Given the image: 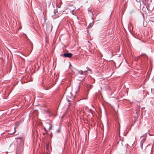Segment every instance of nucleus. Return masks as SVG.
I'll use <instances>...</instances> for the list:
<instances>
[{"label":"nucleus","mask_w":154,"mask_h":154,"mask_svg":"<svg viewBox=\"0 0 154 154\" xmlns=\"http://www.w3.org/2000/svg\"><path fill=\"white\" fill-rule=\"evenodd\" d=\"M140 58L141 61L143 62L144 61L146 62L148 59V57L147 55H142L139 57Z\"/></svg>","instance_id":"1"},{"label":"nucleus","mask_w":154,"mask_h":154,"mask_svg":"<svg viewBox=\"0 0 154 154\" xmlns=\"http://www.w3.org/2000/svg\"><path fill=\"white\" fill-rule=\"evenodd\" d=\"M72 54L71 53H65L60 55L61 56L63 57H65L71 58L72 57Z\"/></svg>","instance_id":"2"},{"label":"nucleus","mask_w":154,"mask_h":154,"mask_svg":"<svg viewBox=\"0 0 154 154\" xmlns=\"http://www.w3.org/2000/svg\"><path fill=\"white\" fill-rule=\"evenodd\" d=\"M146 140V138H144L140 142V144L141 145V147H142L143 143H144Z\"/></svg>","instance_id":"3"},{"label":"nucleus","mask_w":154,"mask_h":154,"mask_svg":"<svg viewBox=\"0 0 154 154\" xmlns=\"http://www.w3.org/2000/svg\"><path fill=\"white\" fill-rule=\"evenodd\" d=\"M11 23L13 24L14 26H16L17 24L16 20H14L12 22H11Z\"/></svg>","instance_id":"4"},{"label":"nucleus","mask_w":154,"mask_h":154,"mask_svg":"<svg viewBox=\"0 0 154 154\" xmlns=\"http://www.w3.org/2000/svg\"><path fill=\"white\" fill-rule=\"evenodd\" d=\"M93 25V23H91L89 24L88 26V28H89L91 27Z\"/></svg>","instance_id":"5"},{"label":"nucleus","mask_w":154,"mask_h":154,"mask_svg":"<svg viewBox=\"0 0 154 154\" xmlns=\"http://www.w3.org/2000/svg\"><path fill=\"white\" fill-rule=\"evenodd\" d=\"M61 131V129L60 128H59L57 130L56 132L57 133H59Z\"/></svg>","instance_id":"6"},{"label":"nucleus","mask_w":154,"mask_h":154,"mask_svg":"<svg viewBox=\"0 0 154 154\" xmlns=\"http://www.w3.org/2000/svg\"><path fill=\"white\" fill-rule=\"evenodd\" d=\"M48 126H49V128H48V130H50L51 129V125L50 124H48Z\"/></svg>","instance_id":"7"},{"label":"nucleus","mask_w":154,"mask_h":154,"mask_svg":"<svg viewBox=\"0 0 154 154\" xmlns=\"http://www.w3.org/2000/svg\"><path fill=\"white\" fill-rule=\"evenodd\" d=\"M84 72L82 70L80 71L79 72V73L81 74H83Z\"/></svg>","instance_id":"8"},{"label":"nucleus","mask_w":154,"mask_h":154,"mask_svg":"<svg viewBox=\"0 0 154 154\" xmlns=\"http://www.w3.org/2000/svg\"><path fill=\"white\" fill-rule=\"evenodd\" d=\"M47 27H50L51 28V30L52 29V25H48L47 26Z\"/></svg>","instance_id":"9"},{"label":"nucleus","mask_w":154,"mask_h":154,"mask_svg":"<svg viewBox=\"0 0 154 154\" xmlns=\"http://www.w3.org/2000/svg\"><path fill=\"white\" fill-rule=\"evenodd\" d=\"M152 146H151V147H150L149 148V151L150 152H151L152 151Z\"/></svg>","instance_id":"10"},{"label":"nucleus","mask_w":154,"mask_h":154,"mask_svg":"<svg viewBox=\"0 0 154 154\" xmlns=\"http://www.w3.org/2000/svg\"><path fill=\"white\" fill-rule=\"evenodd\" d=\"M87 70H85V71L84 72H83V73H85V74H86L87 73H86V72H87Z\"/></svg>","instance_id":"11"},{"label":"nucleus","mask_w":154,"mask_h":154,"mask_svg":"<svg viewBox=\"0 0 154 154\" xmlns=\"http://www.w3.org/2000/svg\"><path fill=\"white\" fill-rule=\"evenodd\" d=\"M149 145H148L146 148V150H147V149H149Z\"/></svg>","instance_id":"12"},{"label":"nucleus","mask_w":154,"mask_h":154,"mask_svg":"<svg viewBox=\"0 0 154 154\" xmlns=\"http://www.w3.org/2000/svg\"><path fill=\"white\" fill-rule=\"evenodd\" d=\"M80 85H79V87H78L79 88H80Z\"/></svg>","instance_id":"13"},{"label":"nucleus","mask_w":154,"mask_h":154,"mask_svg":"<svg viewBox=\"0 0 154 154\" xmlns=\"http://www.w3.org/2000/svg\"><path fill=\"white\" fill-rule=\"evenodd\" d=\"M54 13L55 14V15L56 14V13H55V12L54 11Z\"/></svg>","instance_id":"14"},{"label":"nucleus","mask_w":154,"mask_h":154,"mask_svg":"<svg viewBox=\"0 0 154 154\" xmlns=\"http://www.w3.org/2000/svg\"><path fill=\"white\" fill-rule=\"evenodd\" d=\"M44 130L46 131V129L45 128H44Z\"/></svg>","instance_id":"15"},{"label":"nucleus","mask_w":154,"mask_h":154,"mask_svg":"<svg viewBox=\"0 0 154 154\" xmlns=\"http://www.w3.org/2000/svg\"><path fill=\"white\" fill-rule=\"evenodd\" d=\"M15 132V131H14V132L13 133H14Z\"/></svg>","instance_id":"16"},{"label":"nucleus","mask_w":154,"mask_h":154,"mask_svg":"<svg viewBox=\"0 0 154 154\" xmlns=\"http://www.w3.org/2000/svg\"><path fill=\"white\" fill-rule=\"evenodd\" d=\"M17 154H18L17 153Z\"/></svg>","instance_id":"17"}]
</instances>
